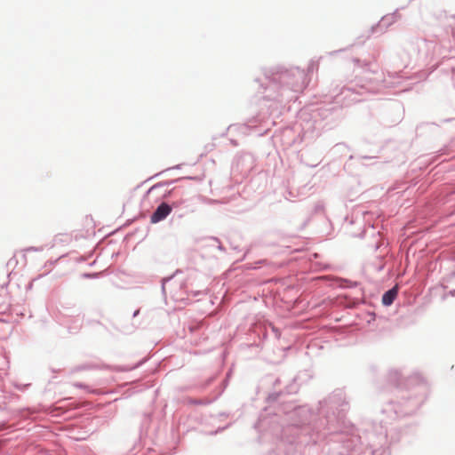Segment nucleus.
Here are the masks:
<instances>
[{
    "mask_svg": "<svg viewBox=\"0 0 455 455\" xmlns=\"http://www.w3.org/2000/svg\"><path fill=\"white\" fill-rule=\"evenodd\" d=\"M172 212V207L166 203H162L151 216V222L156 223L164 220Z\"/></svg>",
    "mask_w": 455,
    "mask_h": 455,
    "instance_id": "1",
    "label": "nucleus"
},
{
    "mask_svg": "<svg viewBox=\"0 0 455 455\" xmlns=\"http://www.w3.org/2000/svg\"><path fill=\"white\" fill-rule=\"evenodd\" d=\"M398 289L396 286L386 291L382 297V303L385 306H390L397 296Z\"/></svg>",
    "mask_w": 455,
    "mask_h": 455,
    "instance_id": "2",
    "label": "nucleus"
}]
</instances>
